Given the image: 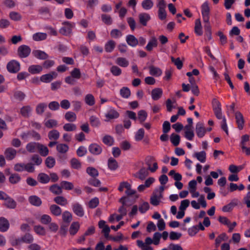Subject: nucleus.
Instances as JSON below:
<instances>
[{
    "label": "nucleus",
    "instance_id": "47",
    "mask_svg": "<svg viewBox=\"0 0 250 250\" xmlns=\"http://www.w3.org/2000/svg\"><path fill=\"white\" fill-rule=\"evenodd\" d=\"M85 103L90 106H92L95 104V98L94 96L91 94H87L84 99Z\"/></svg>",
    "mask_w": 250,
    "mask_h": 250
},
{
    "label": "nucleus",
    "instance_id": "11",
    "mask_svg": "<svg viewBox=\"0 0 250 250\" xmlns=\"http://www.w3.org/2000/svg\"><path fill=\"white\" fill-rule=\"evenodd\" d=\"M72 210L74 213L79 217H83L84 214V209L82 206L79 203H74L72 205Z\"/></svg>",
    "mask_w": 250,
    "mask_h": 250
},
{
    "label": "nucleus",
    "instance_id": "28",
    "mask_svg": "<svg viewBox=\"0 0 250 250\" xmlns=\"http://www.w3.org/2000/svg\"><path fill=\"white\" fill-rule=\"evenodd\" d=\"M115 63L122 67H126L129 65V61L125 58L118 57L115 61Z\"/></svg>",
    "mask_w": 250,
    "mask_h": 250
},
{
    "label": "nucleus",
    "instance_id": "12",
    "mask_svg": "<svg viewBox=\"0 0 250 250\" xmlns=\"http://www.w3.org/2000/svg\"><path fill=\"white\" fill-rule=\"evenodd\" d=\"M196 132L199 138H202L206 132V129L202 123L198 122L196 125Z\"/></svg>",
    "mask_w": 250,
    "mask_h": 250
},
{
    "label": "nucleus",
    "instance_id": "62",
    "mask_svg": "<svg viewBox=\"0 0 250 250\" xmlns=\"http://www.w3.org/2000/svg\"><path fill=\"white\" fill-rule=\"evenodd\" d=\"M110 72L113 75L119 76L122 73V69L116 65H113L110 68Z\"/></svg>",
    "mask_w": 250,
    "mask_h": 250
},
{
    "label": "nucleus",
    "instance_id": "15",
    "mask_svg": "<svg viewBox=\"0 0 250 250\" xmlns=\"http://www.w3.org/2000/svg\"><path fill=\"white\" fill-rule=\"evenodd\" d=\"M140 23L143 26H146L147 22L150 20V15L146 13H142L139 14Z\"/></svg>",
    "mask_w": 250,
    "mask_h": 250
},
{
    "label": "nucleus",
    "instance_id": "6",
    "mask_svg": "<svg viewBox=\"0 0 250 250\" xmlns=\"http://www.w3.org/2000/svg\"><path fill=\"white\" fill-rule=\"evenodd\" d=\"M198 201V202H197L195 200L191 201V206L193 208L196 209H199L200 208V205L204 208L207 207V202L203 195L200 196Z\"/></svg>",
    "mask_w": 250,
    "mask_h": 250
},
{
    "label": "nucleus",
    "instance_id": "27",
    "mask_svg": "<svg viewBox=\"0 0 250 250\" xmlns=\"http://www.w3.org/2000/svg\"><path fill=\"white\" fill-rule=\"evenodd\" d=\"M28 70L32 74H39L42 70V67L40 65H31L29 66Z\"/></svg>",
    "mask_w": 250,
    "mask_h": 250
},
{
    "label": "nucleus",
    "instance_id": "61",
    "mask_svg": "<svg viewBox=\"0 0 250 250\" xmlns=\"http://www.w3.org/2000/svg\"><path fill=\"white\" fill-rule=\"evenodd\" d=\"M38 180L41 183L46 184L49 181L50 178L47 175L44 173H41L38 175Z\"/></svg>",
    "mask_w": 250,
    "mask_h": 250
},
{
    "label": "nucleus",
    "instance_id": "52",
    "mask_svg": "<svg viewBox=\"0 0 250 250\" xmlns=\"http://www.w3.org/2000/svg\"><path fill=\"white\" fill-rule=\"evenodd\" d=\"M138 177L143 180L148 175V169L145 168H141L137 173Z\"/></svg>",
    "mask_w": 250,
    "mask_h": 250
},
{
    "label": "nucleus",
    "instance_id": "35",
    "mask_svg": "<svg viewBox=\"0 0 250 250\" xmlns=\"http://www.w3.org/2000/svg\"><path fill=\"white\" fill-rule=\"evenodd\" d=\"M137 246L142 250H154L153 248L149 245H146L140 240L136 241Z\"/></svg>",
    "mask_w": 250,
    "mask_h": 250
},
{
    "label": "nucleus",
    "instance_id": "19",
    "mask_svg": "<svg viewBox=\"0 0 250 250\" xmlns=\"http://www.w3.org/2000/svg\"><path fill=\"white\" fill-rule=\"evenodd\" d=\"M157 40L156 37H153L148 41L147 44L146 46V49L148 51H151L154 47H157Z\"/></svg>",
    "mask_w": 250,
    "mask_h": 250
},
{
    "label": "nucleus",
    "instance_id": "37",
    "mask_svg": "<svg viewBox=\"0 0 250 250\" xmlns=\"http://www.w3.org/2000/svg\"><path fill=\"white\" fill-rule=\"evenodd\" d=\"M38 150L40 154L42 156H46L49 153V150L47 147L40 143H39Z\"/></svg>",
    "mask_w": 250,
    "mask_h": 250
},
{
    "label": "nucleus",
    "instance_id": "22",
    "mask_svg": "<svg viewBox=\"0 0 250 250\" xmlns=\"http://www.w3.org/2000/svg\"><path fill=\"white\" fill-rule=\"evenodd\" d=\"M9 228V223L8 221L5 218H0V231L5 232L8 230Z\"/></svg>",
    "mask_w": 250,
    "mask_h": 250
},
{
    "label": "nucleus",
    "instance_id": "4",
    "mask_svg": "<svg viewBox=\"0 0 250 250\" xmlns=\"http://www.w3.org/2000/svg\"><path fill=\"white\" fill-rule=\"evenodd\" d=\"M63 26L59 30V32L64 36H69L72 33V29L75 24L69 21H65L62 23Z\"/></svg>",
    "mask_w": 250,
    "mask_h": 250
},
{
    "label": "nucleus",
    "instance_id": "18",
    "mask_svg": "<svg viewBox=\"0 0 250 250\" xmlns=\"http://www.w3.org/2000/svg\"><path fill=\"white\" fill-rule=\"evenodd\" d=\"M163 94V90L160 88H156L151 91V97L154 101L159 100Z\"/></svg>",
    "mask_w": 250,
    "mask_h": 250
},
{
    "label": "nucleus",
    "instance_id": "31",
    "mask_svg": "<svg viewBox=\"0 0 250 250\" xmlns=\"http://www.w3.org/2000/svg\"><path fill=\"white\" fill-rule=\"evenodd\" d=\"M116 42L113 40L108 41L104 45V49L107 52H111L115 47Z\"/></svg>",
    "mask_w": 250,
    "mask_h": 250
},
{
    "label": "nucleus",
    "instance_id": "44",
    "mask_svg": "<svg viewBox=\"0 0 250 250\" xmlns=\"http://www.w3.org/2000/svg\"><path fill=\"white\" fill-rule=\"evenodd\" d=\"M56 203L62 206L66 205L68 203L67 199L63 196H57L54 199Z\"/></svg>",
    "mask_w": 250,
    "mask_h": 250
},
{
    "label": "nucleus",
    "instance_id": "32",
    "mask_svg": "<svg viewBox=\"0 0 250 250\" xmlns=\"http://www.w3.org/2000/svg\"><path fill=\"white\" fill-rule=\"evenodd\" d=\"M108 167L111 170H115L118 167V164L117 161L113 158H110L108 160Z\"/></svg>",
    "mask_w": 250,
    "mask_h": 250
},
{
    "label": "nucleus",
    "instance_id": "16",
    "mask_svg": "<svg viewBox=\"0 0 250 250\" xmlns=\"http://www.w3.org/2000/svg\"><path fill=\"white\" fill-rule=\"evenodd\" d=\"M126 42L127 44L133 47H136L138 44V39L132 35H128L126 37Z\"/></svg>",
    "mask_w": 250,
    "mask_h": 250
},
{
    "label": "nucleus",
    "instance_id": "29",
    "mask_svg": "<svg viewBox=\"0 0 250 250\" xmlns=\"http://www.w3.org/2000/svg\"><path fill=\"white\" fill-rule=\"evenodd\" d=\"M229 239L228 236L225 233L220 234L215 239V246L218 247L222 242L227 241Z\"/></svg>",
    "mask_w": 250,
    "mask_h": 250
},
{
    "label": "nucleus",
    "instance_id": "45",
    "mask_svg": "<svg viewBox=\"0 0 250 250\" xmlns=\"http://www.w3.org/2000/svg\"><path fill=\"white\" fill-rule=\"evenodd\" d=\"M89 121L91 125L94 127H98L101 124L100 120L95 116H90L89 118Z\"/></svg>",
    "mask_w": 250,
    "mask_h": 250
},
{
    "label": "nucleus",
    "instance_id": "17",
    "mask_svg": "<svg viewBox=\"0 0 250 250\" xmlns=\"http://www.w3.org/2000/svg\"><path fill=\"white\" fill-rule=\"evenodd\" d=\"M193 156L202 163H204L206 161L207 154L204 151L195 152L193 154Z\"/></svg>",
    "mask_w": 250,
    "mask_h": 250
},
{
    "label": "nucleus",
    "instance_id": "14",
    "mask_svg": "<svg viewBox=\"0 0 250 250\" xmlns=\"http://www.w3.org/2000/svg\"><path fill=\"white\" fill-rule=\"evenodd\" d=\"M89 151L94 155H99L102 151L101 146L97 144H91L88 147Z\"/></svg>",
    "mask_w": 250,
    "mask_h": 250
},
{
    "label": "nucleus",
    "instance_id": "51",
    "mask_svg": "<svg viewBox=\"0 0 250 250\" xmlns=\"http://www.w3.org/2000/svg\"><path fill=\"white\" fill-rule=\"evenodd\" d=\"M120 95L121 96L124 98L127 99L130 95V91L128 87H124L120 89Z\"/></svg>",
    "mask_w": 250,
    "mask_h": 250
},
{
    "label": "nucleus",
    "instance_id": "55",
    "mask_svg": "<svg viewBox=\"0 0 250 250\" xmlns=\"http://www.w3.org/2000/svg\"><path fill=\"white\" fill-rule=\"evenodd\" d=\"M145 135V131L143 128L139 129L135 134V140L136 141H141Z\"/></svg>",
    "mask_w": 250,
    "mask_h": 250
},
{
    "label": "nucleus",
    "instance_id": "30",
    "mask_svg": "<svg viewBox=\"0 0 250 250\" xmlns=\"http://www.w3.org/2000/svg\"><path fill=\"white\" fill-rule=\"evenodd\" d=\"M39 143L30 142L27 144L26 149L30 153H34L38 149Z\"/></svg>",
    "mask_w": 250,
    "mask_h": 250
},
{
    "label": "nucleus",
    "instance_id": "58",
    "mask_svg": "<svg viewBox=\"0 0 250 250\" xmlns=\"http://www.w3.org/2000/svg\"><path fill=\"white\" fill-rule=\"evenodd\" d=\"M62 220L64 222L66 223H69L72 219V216L71 213L68 211H65L62 215Z\"/></svg>",
    "mask_w": 250,
    "mask_h": 250
},
{
    "label": "nucleus",
    "instance_id": "25",
    "mask_svg": "<svg viewBox=\"0 0 250 250\" xmlns=\"http://www.w3.org/2000/svg\"><path fill=\"white\" fill-rule=\"evenodd\" d=\"M194 31L198 36H201L203 33L201 22L200 19H198L195 20Z\"/></svg>",
    "mask_w": 250,
    "mask_h": 250
},
{
    "label": "nucleus",
    "instance_id": "9",
    "mask_svg": "<svg viewBox=\"0 0 250 250\" xmlns=\"http://www.w3.org/2000/svg\"><path fill=\"white\" fill-rule=\"evenodd\" d=\"M201 14L203 20L208 21L210 17V8L208 1L204 2L201 5Z\"/></svg>",
    "mask_w": 250,
    "mask_h": 250
},
{
    "label": "nucleus",
    "instance_id": "48",
    "mask_svg": "<svg viewBox=\"0 0 250 250\" xmlns=\"http://www.w3.org/2000/svg\"><path fill=\"white\" fill-rule=\"evenodd\" d=\"M50 190L54 194L59 195L62 193V189L61 186L57 185H54L50 187Z\"/></svg>",
    "mask_w": 250,
    "mask_h": 250
},
{
    "label": "nucleus",
    "instance_id": "5",
    "mask_svg": "<svg viewBox=\"0 0 250 250\" xmlns=\"http://www.w3.org/2000/svg\"><path fill=\"white\" fill-rule=\"evenodd\" d=\"M146 163L148 167L147 169L151 172H154L158 168L157 163L152 156H147L146 159Z\"/></svg>",
    "mask_w": 250,
    "mask_h": 250
},
{
    "label": "nucleus",
    "instance_id": "26",
    "mask_svg": "<svg viewBox=\"0 0 250 250\" xmlns=\"http://www.w3.org/2000/svg\"><path fill=\"white\" fill-rule=\"evenodd\" d=\"M4 204L7 208L12 209L15 208L17 206V203L15 200L9 196L4 200Z\"/></svg>",
    "mask_w": 250,
    "mask_h": 250
},
{
    "label": "nucleus",
    "instance_id": "23",
    "mask_svg": "<svg viewBox=\"0 0 250 250\" xmlns=\"http://www.w3.org/2000/svg\"><path fill=\"white\" fill-rule=\"evenodd\" d=\"M149 74L155 76L159 77L162 74V71L159 68L154 66H150L149 67Z\"/></svg>",
    "mask_w": 250,
    "mask_h": 250
},
{
    "label": "nucleus",
    "instance_id": "36",
    "mask_svg": "<svg viewBox=\"0 0 250 250\" xmlns=\"http://www.w3.org/2000/svg\"><path fill=\"white\" fill-rule=\"evenodd\" d=\"M119 116V113L113 109L109 110L105 114V117L109 120L117 118Z\"/></svg>",
    "mask_w": 250,
    "mask_h": 250
},
{
    "label": "nucleus",
    "instance_id": "54",
    "mask_svg": "<svg viewBox=\"0 0 250 250\" xmlns=\"http://www.w3.org/2000/svg\"><path fill=\"white\" fill-rule=\"evenodd\" d=\"M21 178L18 174H12L9 178V182L12 184H15L20 181Z\"/></svg>",
    "mask_w": 250,
    "mask_h": 250
},
{
    "label": "nucleus",
    "instance_id": "8",
    "mask_svg": "<svg viewBox=\"0 0 250 250\" xmlns=\"http://www.w3.org/2000/svg\"><path fill=\"white\" fill-rule=\"evenodd\" d=\"M7 69L10 73H16L20 70V64L18 62L12 60L7 63Z\"/></svg>",
    "mask_w": 250,
    "mask_h": 250
},
{
    "label": "nucleus",
    "instance_id": "24",
    "mask_svg": "<svg viewBox=\"0 0 250 250\" xmlns=\"http://www.w3.org/2000/svg\"><path fill=\"white\" fill-rule=\"evenodd\" d=\"M32 54L34 57L40 60H44L48 58V55L45 52L40 50H33Z\"/></svg>",
    "mask_w": 250,
    "mask_h": 250
},
{
    "label": "nucleus",
    "instance_id": "59",
    "mask_svg": "<svg viewBox=\"0 0 250 250\" xmlns=\"http://www.w3.org/2000/svg\"><path fill=\"white\" fill-rule=\"evenodd\" d=\"M103 142L105 145L108 146H111L113 145L114 139L111 136L109 135H106L104 137Z\"/></svg>",
    "mask_w": 250,
    "mask_h": 250
},
{
    "label": "nucleus",
    "instance_id": "64",
    "mask_svg": "<svg viewBox=\"0 0 250 250\" xmlns=\"http://www.w3.org/2000/svg\"><path fill=\"white\" fill-rule=\"evenodd\" d=\"M34 229L36 233L39 235H44L45 234V229L40 225L34 226Z\"/></svg>",
    "mask_w": 250,
    "mask_h": 250
},
{
    "label": "nucleus",
    "instance_id": "13",
    "mask_svg": "<svg viewBox=\"0 0 250 250\" xmlns=\"http://www.w3.org/2000/svg\"><path fill=\"white\" fill-rule=\"evenodd\" d=\"M194 134L192 130V125H186L185 126V137L188 140L191 141L193 139Z\"/></svg>",
    "mask_w": 250,
    "mask_h": 250
},
{
    "label": "nucleus",
    "instance_id": "43",
    "mask_svg": "<svg viewBox=\"0 0 250 250\" xmlns=\"http://www.w3.org/2000/svg\"><path fill=\"white\" fill-rule=\"evenodd\" d=\"M65 119L68 122H74L76 120V114L71 111H68L65 114Z\"/></svg>",
    "mask_w": 250,
    "mask_h": 250
},
{
    "label": "nucleus",
    "instance_id": "34",
    "mask_svg": "<svg viewBox=\"0 0 250 250\" xmlns=\"http://www.w3.org/2000/svg\"><path fill=\"white\" fill-rule=\"evenodd\" d=\"M50 210L52 214L55 216H60L62 212V209L56 205H52L50 207Z\"/></svg>",
    "mask_w": 250,
    "mask_h": 250
},
{
    "label": "nucleus",
    "instance_id": "10",
    "mask_svg": "<svg viewBox=\"0 0 250 250\" xmlns=\"http://www.w3.org/2000/svg\"><path fill=\"white\" fill-rule=\"evenodd\" d=\"M57 73L55 71H52L49 73L42 75L40 77V81L44 83H49L57 76Z\"/></svg>",
    "mask_w": 250,
    "mask_h": 250
},
{
    "label": "nucleus",
    "instance_id": "60",
    "mask_svg": "<svg viewBox=\"0 0 250 250\" xmlns=\"http://www.w3.org/2000/svg\"><path fill=\"white\" fill-rule=\"evenodd\" d=\"M57 125V121L53 119H49L44 122V125L45 126L49 128L56 127Z\"/></svg>",
    "mask_w": 250,
    "mask_h": 250
},
{
    "label": "nucleus",
    "instance_id": "1",
    "mask_svg": "<svg viewBox=\"0 0 250 250\" xmlns=\"http://www.w3.org/2000/svg\"><path fill=\"white\" fill-rule=\"evenodd\" d=\"M164 190V187L163 186L156 188L153 192L150 198V203L155 206L159 205L163 198V193Z\"/></svg>",
    "mask_w": 250,
    "mask_h": 250
},
{
    "label": "nucleus",
    "instance_id": "21",
    "mask_svg": "<svg viewBox=\"0 0 250 250\" xmlns=\"http://www.w3.org/2000/svg\"><path fill=\"white\" fill-rule=\"evenodd\" d=\"M235 116L238 127L239 129L241 130L243 128L244 123L243 116L240 112H236Z\"/></svg>",
    "mask_w": 250,
    "mask_h": 250
},
{
    "label": "nucleus",
    "instance_id": "38",
    "mask_svg": "<svg viewBox=\"0 0 250 250\" xmlns=\"http://www.w3.org/2000/svg\"><path fill=\"white\" fill-rule=\"evenodd\" d=\"M242 166H236L234 165H230L229 167V171L233 174H237L243 169Z\"/></svg>",
    "mask_w": 250,
    "mask_h": 250
},
{
    "label": "nucleus",
    "instance_id": "33",
    "mask_svg": "<svg viewBox=\"0 0 250 250\" xmlns=\"http://www.w3.org/2000/svg\"><path fill=\"white\" fill-rule=\"evenodd\" d=\"M33 39L35 41L39 42L44 40L47 38V34L45 33L38 32L33 35Z\"/></svg>",
    "mask_w": 250,
    "mask_h": 250
},
{
    "label": "nucleus",
    "instance_id": "7",
    "mask_svg": "<svg viewBox=\"0 0 250 250\" xmlns=\"http://www.w3.org/2000/svg\"><path fill=\"white\" fill-rule=\"evenodd\" d=\"M31 53L30 48L26 45H21L18 47V54L20 58L27 57Z\"/></svg>",
    "mask_w": 250,
    "mask_h": 250
},
{
    "label": "nucleus",
    "instance_id": "50",
    "mask_svg": "<svg viewBox=\"0 0 250 250\" xmlns=\"http://www.w3.org/2000/svg\"><path fill=\"white\" fill-rule=\"evenodd\" d=\"M69 147L67 145L59 144L57 146V150L60 153H65L68 150Z\"/></svg>",
    "mask_w": 250,
    "mask_h": 250
},
{
    "label": "nucleus",
    "instance_id": "39",
    "mask_svg": "<svg viewBox=\"0 0 250 250\" xmlns=\"http://www.w3.org/2000/svg\"><path fill=\"white\" fill-rule=\"evenodd\" d=\"M32 111V108L29 106H23L21 109V114L24 117H28L30 116Z\"/></svg>",
    "mask_w": 250,
    "mask_h": 250
},
{
    "label": "nucleus",
    "instance_id": "41",
    "mask_svg": "<svg viewBox=\"0 0 250 250\" xmlns=\"http://www.w3.org/2000/svg\"><path fill=\"white\" fill-rule=\"evenodd\" d=\"M80 229V224L78 222H73L69 228V232L71 235L75 234Z\"/></svg>",
    "mask_w": 250,
    "mask_h": 250
},
{
    "label": "nucleus",
    "instance_id": "2",
    "mask_svg": "<svg viewBox=\"0 0 250 250\" xmlns=\"http://www.w3.org/2000/svg\"><path fill=\"white\" fill-rule=\"evenodd\" d=\"M156 6L158 8V17L161 20H164L167 18L166 11V3L165 0H157Z\"/></svg>",
    "mask_w": 250,
    "mask_h": 250
},
{
    "label": "nucleus",
    "instance_id": "49",
    "mask_svg": "<svg viewBox=\"0 0 250 250\" xmlns=\"http://www.w3.org/2000/svg\"><path fill=\"white\" fill-rule=\"evenodd\" d=\"M147 117V114L144 110H141L138 112V118L140 123L145 121Z\"/></svg>",
    "mask_w": 250,
    "mask_h": 250
},
{
    "label": "nucleus",
    "instance_id": "40",
    "mask_svg": "<svg viewBox=\"0 0 250 250\" xmlns=\"http://www.w3.org/2000/svg\"><path fill=\"white\" fill-rule=\"evenodd\" d=\"M29 202L35 206H40L42 204L41 199L37 196H31L29 198Z\"/></svg>",
    "mask_w": 250,
    "mask_h": 250
},
{
    "label": "nucleus",
    "instance_id": "57",
    "mask_svg": "<svg viewBox=\"0 0 250 250\" xmlns=\"http://www.w3.org/2000/svg\"><path fill=\"white\" fill-rule=\"evenodd\" d=\"M52 219L51 217L47 214H43L42 215L40 219V221L41 223L47 225L51 223Z\"/></svg>",
    "mask_w": 250,
    "mask_h": 250
},
{
    "label": "nucleus",
    "instance_id": "53",
    "mask_svg": "<svg viewBox=\"0 0 250 250\" xmlns=\"http://www.w3.org/2000/svg\"><path fill=\"white\" fill-rule=\"evenodd\" d=\"M170 139L171 143L174 146H177L179 144L180 141V137L179 135L173 133L171 135Z\"/></svg>",
    "mask_w": 250,
    "mask_h": 250
},
{
    "label": "nucleus",
    "instance_id": "56",
    "mask_svg": "<svg viewBox=\"0 0 250 250\" xmlns=\"http://www.w3.org/2000/svg\"><path fill=\"white\" fill-rule=\"evenodd\" d=\"M175 101H172L170 99H168L166 101V106L167 111L171 112L172 110L176 108Z\"/></svg>",
    "mask_w": 250,
    "mask_h": 250
},
{
    "label": "nucleus",
    "instance_id": "20",
    "mask_svg": "<svg viewBox=\"0 0 250 250\" xmlns=\"http://www.w3.org/2000/svg\"><path fill=\"white\" fill-rule=\"evenodd\" d=\"M17 151L11 147L7 148L4 152L6 159L9 160L13 159L15 157Z\"/></svg>",
    "mask_w": 250,
    "mask_h": 250
},
{
    "label": "nucleus",
    "instance_id": "42",
    "mask_svg": "<svg viewBox=\"0 0 250 250\" xmlns=\"http://www.w3.org/2000/svg\"><path fill=\"white\" fill-rule=\"evenodd\" d=\"M154 5V3L152 0H144L142 2V6L143 8L146 10L151 9Z\"/></svg>",
    "mask_w": 250,
    "mask_h": 250
},
{
    "label": "nucleus",
    "instance_id": "63",
    "mask_svg": "<svg viewBox=\"0 0 250 250\" xmlns=\"http://www.w3.org/2000/svg\"><path fill=\"white\" fill-rule=\"evenodd\" d=\"M60 185L62 188H63L66 190L72 189L74 187L72 183L65 181L61 182Z\"/></svg>",
    "mask_w": 250,
    "mask_h": 250
},
{
    "label": "nucleus",
    "instance_id": "46",
    "mask_svg": "<svg viewBox=\"0 0 250 250\" xmlns=\"http://www.w3.org/2000/svg\"><path fill=\"white\" fill-rule=\"evenodd\" d=\"M48 136L50 140H57L60 137V133L57 130H52L49 132Z\"/></svg>",
    "mask_w": 250,
    "mask_h": 250
},
{
    "label": "nucleus",
    "instance_id": "3",
    "mask_svg": "<svg viewBox=\"0 0 250 250\" xmlns=\"http://www.w3.org/2000/svg\"><path fill=\"white\" fill-rule=\"evenodd\" d=\"M212 107L214 113L216 118L219 119H223L225 117L223 115L220 103L216 99H213L212 102Z\"/></svg>",
    "mask_w": 250,
    "mask_h": 250
}]
</instances>
